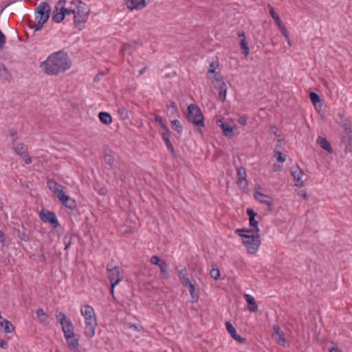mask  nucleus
I'll use <instances>...</instances> for the list:
<instances>
[{
  "label": "nucleus",
  "instance_id": "obj_12",
  "mask_svg": "<svg viewBox=\"0 0 352 352\" xmlns=\"http://www.w3.org/2000/svg\"><path fill=\"white\" fill-rule=\"evenodd\" d=\"M236 177H237V184L238 186L243 189L245 190L248 188V183L246 179V170L243 166H240L237 169L236 173Z\"/></svg>",
  "mask_w": 352,
  "mask_h": 352
},
{
  "label": "nucleus",
  "instance_id": "obj_50",
  "mask_svg": "<svg viewBox=\"0 0 352 352\" xmlns=\"http://www.w3.org/2000/svg\"><path fill=\"white\" fill-rule=\"evenodd\" d=\"M162 260H161L159 256H153L151 259H150V262L153 264V265H159L161 262H162Z\"/></svg>",
  "mask_w": 352,
  "mask_h": 352
},
{
  "label": "nucleus",
  "instance_id": "obj_27",
  "mask_svg": "<svg viewBox=\"0 0 352 352\" xmlns=\"http://www.w3.org/2000/svg\"><path fill=\"white\" fill-rule=\"evenodd\" d=\"M12 149L14 151V152L19 155H21L23 153V152L26 151L24 148L23 144H22L21 142H18L15 140H12Z\"/></svg>",
  "mask_w": 352,
  "mask_h": 352
},
{
  "label": "nucleus",
  "instance_id": "obj_53",
  "mask_svg": "<svg viewBox=\"0 0 352 352\" xmlns=\"http://www.w3.org/2000/svg\"><path fill=\"white\" fill-rule=\"evenodd\" d=\"M247 214L249 216V219L255 218L257 216V213L252 208L247 209Z\"/></svg>",
  "mask_w": 352,
  "mask_h": 352
},
{
  "label": "nucleus",
  "instance_id": "obj_3",
  "mask_svg": "<svg viewBox=\"0 0 352 352\" xmlns=\"http://www.w3.org/2000/svg\"><path fill=\"white\" fill-rule=\"evenodd\" d=\"M248 229H236L235 233L243 237L242 243L250 254H255L261 243L259 234L251 233Z\"/></svg>",
  "mask_w": 352,
  "mask_h": 352
},
{
  "label": "nucleus",
  "instance_id": "obj_46",
  "mask_svg": "<svg viewBox=\"0 0 352 352\" xmlns=\"http://www.w3.org/2000/svg\"><path fill=\"white\" fill-rule=\"evenodd\" d=\"M155 120L160 125L162 129L166 128L167 126L162 116L159 115L155 116Z\"/></svg>",
  "mask_w": 352,
  "mask_h": 352
},
{
  "label": "nucleus",
  "instance_id": "obj_15",
  "mask_svg": "<svg viewBox=\"0 0 352 352\" xmlns=\"http://www.w3.org/2000/svg\"><path fill=\"white\" fill-rule=\"evenodd\" d=\"M292 175L296 182V186L301 187L303 186L304 181L302 179V177L304 176V173L301 169L298 167L294 168L292 170Z\"/></svg>",
  "mask_w": 352,
  "mask_h": 352
},
{
  "label": "nucleus",
  "instance_id": "obj_31",
  "mask_svg": "<svg viewBox=\"0 0 352 352\" xmlns=\"http://www.w3.org/2000/svg\"><path fill=\"white\" fill-rule=\"evenodd\" d=\"M178 277L181 281V283L184 286L189 282H190V279L188 277L187 272L186 269L182 270L177 272Z\"/></svg>",
  "mask_w": 352,
  "mask_h": 352
},
{
  "label": "nucleus",
  "instance_id": "obj_45",
  "mask_svg": "<svg viewBox=\"0 0 352 352\" xmlns=\"http://www.w3.org/2000/svg\"><path fill=\"white\" fill-rule=\"evenodd\" d=\"M104 162L109 166H112L114 163L113 157L110 154H106L104 156Z\"/></svg>",
  "mask_w": 352,
  "mask_h": 352
},
{
  "label": "nucleus",
  "instance_id": "obj_54",
  "mask_svg": "<svg viewBox=\"0 0 352 352\" xmlns=\"http://www.w3.org/2000/svg\"><path fill=\"white\" fill-rule=\"evenodd\" d=\"M8 133H9L10 136L13 138V140H15L16 141H17L18 136H17V131H16V130H15L14 129H12L8 131Z\"/></svg>",
  "mask_w": 352,
  "mask_h": 352
},
{
  "label": "nucleus",
  "instance_id": "obj_18",
  "mask_svg": "<svg viewBox=\"0 0 352 352\" xmlns=\"http://www.w3.org/2000/svg\"><path fill=\"white\" fill-rule=\"evenodd\" d=\"M254 197L255 199H256L258 201L262 204H265L270 208L272 206V199L271 197L263 194L260 192H255L254 194ZM270 210H272L271 208H269Z\"/></svg>",
  "mask_w": 352,
  "mask_h": 352
},
{
  "label": "nucleus",
  "instance_id": "obj_48",
  "mask_svg": "<svg viewBox=\"0 0 352 352\" xmlns=\"http://www.w3.org/2000/svg\"><path fill=\"white\" fill-rule=\"evenodd\" d=\"M162 129H163V132L162 133V139L163 140L170 139L171 132L169 130V129L168 128V126H166V128H164Z\"/></svg>",
  "mask_w": 352,
  "mask_h": 352
},
{
  "label": "nucleus",
  "instance_id": "obj_42",
  "mask_svg": "<svg viewBox=\"0 0 352 352\" xmlns=\"http://www.w3.org/2000/svg\"><path fill=\"white\" fill-rule=\"evenodd\" d=\"M3 322H5L4 331L6 333H11L14 329L13 325L11 323V322H10L6 319H3Z\"/></svg>",
  "mask_w": 352,
  "mask_h": 352
},
{
  "label": "nucleus",
  "instance_id": "obj_38",
  "mask_svg": "<svg viewBox=\"0 0 352 352\" xmlns=\"http://www.w3.org/2000/svg\"><path fill=\"white\" fill-rule=\"evenodd\" d=\"M36 21V23L32 25H30V28L34 29V31H39L43 28V25L46 23V21H42L41 20L40 21V19H37Z\"/></svg>",
  "mask_w": 352,
  "mask_h": 352
},
{
  "label": "nucleus",
  "instance_id": "obj_58",
  "mask_svg": "<svg viewBox=\"0 0 352 352\" xmlns=\"http://www.w3.org/2000/svg\"><path fill=\"white\" fill-rule=\"evenodd\" d=\"M8 343L5 340L0 338V347L3 349H6L8 348Z\"/></svg>",
  "mask_w": 352,
  "mask_h": 352
},
{
  "label": "nucleus",
  "instance_id": "obj_59",
  "mask_svg": "<svg viewBox=\"0 0 352 352\" xmlns=\"http://www.w3.org/2000/svg\"><path fill=\"white\" fill-rule=\"evenodd\" d=\"M298 195L302 197L305 199H307L308 195L305 190H300L298 192Z\"/></svg>",
  "mask_w": 352,
  "mask_h": 352
},
{
  "label": "nucleus",
  "instance_id": "obj_30",
  "mask_svg": "<svg viewBox=\"0 0 352 352\" xmlns=\"http://www.w3.org/2000/svg\"><path fill=\"white\" fill-rule=\"evenodd\" d=\"M10 77L11 76L8 69L3 64L0 63V78L4 80L9 81Z\"/></svg>",
  "mask_w": 352,
  "mask_h": 352
},
{
  "label": "nucleus",
  "instance_id": "obj_39",
  "mask_svg": "<svg viewBox=\"0 0 352 352\" xmlns=\"http://www.w3.org/2000/svg\"><path fill=\"white\" fill-rule=\"evenodd\" d=\"M241 47L243 50V54L246 56L249 54V47L246 39H241L240 41Z\"/></svg>",
  "mask_w": 352,
  "mask_h": 352
},
{
  "label": "nucleus",
  "instance_id": "obj_62",
  "mask_svg": "<svg viewBox=\"0 0 352 352\" xmlns=\"http://www.w3.org/2000/svg\"><path fill=\"white\" fill-rule=\"evenodd\" d=\"M107 192V190L106 188H101L99 190V193L101 195H105Z\"/></svg>",
  "mask_w": 352,
  "mask_h": 352
},
{
  "label": "nucleus",
  "instance_id": "obj_37",
  "mask_svg": "<svg viewBox=\"0 0 352 352\" xmlns=\"http://www.w3.org/2000/svg\"><path fill=\"white\" fill-rule=\"evenodd\" d=\"M118 115L122 120H126L129 118V111L124 107H121L118 110Z\"/></svg>",
  "mask_w": 352,
  "mask_h": 352
},
{
  "label": "nucleus",
  "instance_id": "obj_52",
  "mask_svg": "<svg viewBox=\"0 0 352 352\" xmlns=\"http://www.w3.org/2000/svg\"><path fill=\"white\" fill-rule=\"evenodd\" d=\"M6 41V37L4 35V34L1 32V30H0V48H2L4 46Z\"/></svg>",
  "mask_w": 352,
  "mask_h": 352
},
{
  "label": "nucleus",
  "instance_id": "obj_2",
  "mask_svg": "<svg viewBox=\"0 0 352 352\" xmlns=\"http://www.w3.org/2000/svg\"><path fill=\"white\" fill-rule=\"evenodd\" d=\"M55 317L61 326L68 349L72 352H81L79 336L75 333L74 324L71 320L62 311H57Z\"/></svg>",
  "mask_w": 352,
  "mask_h": 352
},
{
  "label": "nucleus",
  "instance_id": "obj_5",
  "mask_svg": "<svg viewBox=\"0 0 352 352\" xmlns=\"http://www.w3.org/2000/svg\"><path fill=\"white\" fill-rule=\"evenodd\" d=\"M72 5L75 6V12L74 14V21L77 26L87 21L89 13V9L87 6L80 0H72Z\"/></svg>",
  "mask_w": 352,
  "mask_h": 352
},
{
  "label": "nucleus",
  "instance_id": "obj_8",
  "mask_svg": "<svg viewBox=\"0 0 352 352\" xmlns=\"http://www.w3.org/2000/svg\"><path fill=\"white\" fill-rule=\"evenodd\" d=\"M36 20L40 19L42 21H47L51 14V8L46 2L41 3L35 9Z\"/></svg>",
  "mask_w": 352,
  "mask_h": 352
},
{
  "label": "nucleus",
  "instance_id": "obj_11",
  "mask_svg": "<svg viewBox=\"0 0 352 352\" xmlns=\"http://www.w3.org/2000/svg\"><path fill=\"white\" fill-rule=\"evenodd\" d=\"M270 16H272V18L275 21L276 23L278 26L282 34L287 40L288 44L289 45H291V43L289 41V36L287 30L285 26L284 25V24L283 23V22L281 21L279 16L276 13V12L274 11V10L272 7H270Z\"/></svg>",
  "mask_w": 352,
  "mask_h": 352
},
{
  "label": "nucleus",
  "instance_id": "obj_35",
  "mask_svg": "<svg viewBox=\"0 0 352 352\" xmlns=\"http://www.w3.org/2000/svg\"><path fill=\"white\" fill-rule=\"evenodd\" d=\"M171 126L174 130L178 133H182L183 131V126L178 120H173L170 122Z\"/></svg>",
  "mask_w": 352,
  "mask_h": 352
},
{
  "label": "nucleus",
  "instance_id": "obj_26",
  "mask_svg": "<svg viewBox=\"0 0 352 352\" xmlns=\"http://www.w3.org/2000/svg\"><path fill=\"white\" fill-rule=\"evenodd\" d=\"M318 142L324 150L327 151L329 153H332L333 149L331 146L325 138L319 137Z\"/></svg>",
  "mask_w": 352,
  "mask_h": 352
},
{
  "label": "nucleus",
  "instance_id": "obj_16",
  "mask_svg": "<svg viewBox=\"0 0 352 352\" xmlns=\"http://www.w3.org/2000/svg\"><path fill=\"white\" fill-rule=\"evenodd\" d=\"M217 124L221 128L223 134L225 136L230 138L233 135V130L234 128V126L226 122H224L221 119H219L217 121Z\"/></svg>",
  "mask_w": 352,
  "mask_h": 352
},
{
  "label": "nucleus",
  "instance_id": "obj_1",
  "mask_svg": "<svg viewBox=\"0 0 352 352\" xmlns=\"http://www.w3.org/2000/svg\"><path fill=\"white\" fill-rule=\"evenodd\" d=\"M72 60L63 50L54 52L45 61L41 63V68L47 75H56L69 69Z\"/></svg>",
  "mask_w": 352,
  "mask_h": 352
},
{
  "label": "nucleus",
  "instance_id": "obj_14",
  "mask_svg": "<svg viewBox=\"0 0 352 352\" xmlns=\"http://www.w3.org/2000/svg\"><path fill=\"white\" fill-rule=\"evenodd\" d=\"M226 327L228 332L230 334L231 337L238 342L241 344H244L246 342L245 338H242L239 335L236 333V329L234 326L230 322H226Z\"/></svg>",
  "mask_w": 352,
  "mask_h": 352
},
{
  "label": "nucleus",
  "instance_id": "obj_51",
  "mask_svg": "<svg viewBox=\"0 0 352 352\" xmlns=\"http://www.w3.org/2000/svg\"><path fill=\"white\" fill-rule=\"evenodd\" d=\"M19 237L21 240L24 241H28L30 240L29 235L26 234L25 232H19Z\"/></svg>",
  "mask_w": 352,
  "mask_h": 352
},
{
  "label": "nucleus",
  "instance_id": "obj_29",
  "mask_svg": "<svg viewBox=\"0 0 352 352\" xmlns=\"http://www.w3.org/2000/svg\"><path fill=\"white\" fill-rule=\"evenodd\" d=\"M98 118L100 122L104 124H109L112 122V118L109 113L100 112L98 114Z\"/></svg>",
  "mask_w": 352,
  "mask_h": 352
},
{
  "label": "nucleus",
  "instance_id": "obj_33",
  "mask_svg": "<svg viewBox=\"0 0 352 352\" xmlns=\"http://www.w3.org/2000/svg\"><path fill=\"white\" fill-rule=\"evenodd\" d=\"M250 221V226L252 228L250 230H251V233L258 234L259 228H258V221L255 219V218H252L249 219Z\"/></svg>",
  "mask_w": 352,
  "mask_h": 352
},
{
  "label": "nucleus",
  "instance_id": "obj_24",
  "mask_svg": "<svg viewBox=\"0 0 352 352\" xmlns=\"http://www.w3.org/2000/svg\"><path fill=\"white\" fill-rule=\"evenodd\" d=\"M217 81H221L219 85V98L221 102H224L226 99L227 86L224 82H223L222 77L217 78Z\"/></svg>",
  "mask_w": 352,
  "mask_h": 352
},
{
  "label": "nucleus",
  "instance_id": "obj_61",
  "mask_svg": "<svg viewBox=\"0 0 352 352\" xmlns=\"http://www.w3.org/2000/svg\"><path fill=\"white\" fill-rule=\"evenodd\" d=\"M238 37L240 38V41H241V39H246L244 32H239L238 33Z\"/></svg>",
  "mask_w": 352,
  "mask_h": 352
},
{
  "label": "nucleus",
  "instance_id": "obj_32",
  "mask_svg": "<svg viewBox=\"0 0 352 352\" xmlns=\"http://www.w3.org/2000/svg\"><path fill=\"white\" fill-rule=\"evenodd\" d=\"M158 267H160V272L162 274L164 278L168 279L170 276L168 272V265L166 262L164 260L162 261Z\"/></svg>",
  "mask_w": 352,
  "mask_h": 352
},
{
  "label": "nucleus",
  "instance_id": "obj_49",
  "mask_svg": "<svg viewBox=\"0 0 352 352\" xmlns=\"http://www.w3.org/2000/svg\"><path fill=\"white\" fill-rule=\"evenodd\" d=\"M25 161V164H30L32 163V158L28 155V152H23L21 155H19Z\"/></svg>",
  "mask_w": 352,
  "mask_h": 352
},
{
  "label": "nucleus",
  "instance_id": "obj_25",
  "mask_svg": "<svg viewBox=\"0 0 352 352\" xmlns=\"http://www.w3.org/2000/svg\"><path fill=\"white\" fill-rule=\"evenodd\" d=\"M58 6H56L54 8V13L52 17V20L55 23H60L65 19L64 12H63L60 10L58 12Z\"/></svg>",
  "mask_w": 352,
  "mask_h": 352
},
{
  "label": "nucleus",
  "instance_id": "obj_17",
  "mask_svg": "<svg viewBox=\"0 0 352 352\" xmlns=\"http://www.w3.org/2000/svg\"><path fill=\"white\" fill-rule=\"evenodd\" d=\"M125 2L131 10L142 9L146 5V0H125Z\"/></svg>",
  "mask_w": 352,
  "mask_h": 352
},
{
  "label": "nucleus",
  "instance_id": "obj_63",
  "mask_svg": "<svg viewBox=\"0 0 352 352\" xmlns=\"http://www.w3.org/2000/svg\"><path fill=\"white\" fill-rule=\"evenodd\" d=\"M5 239H6L5 234L2 231L0 230V242L4 243Z\"/></svg>",
  "mask_w": 352,
  "mask_h": 352
},
{
  "label": "nucleus",
  "instance_id": "obj_21",
  "mask_svg": "<svg viewBox=\"0 0 352 352\" xmlns=\"http://www.w3.org/2000/svg\"><path fill=\"white\" fill-rule=\"evenodd\" d=\"M243 297L248 303V310L251 312H257L258 306L254 298L250 294H244Z\"/></svg>",
  "mask_w": 352,
  "mask_h": 352
},
{
  "label": "nucleus",
  "instance_id": "obj_34",
  "mask_svg": "<svg viewBox=\"0 0 352 352\" xmlns=\"http://www.w3.org/2000/svg\"><path fill=\"white\" fill-rule=\"evenodd\" d=\"M36 314L41 323L47 322V316L43 309H37Z\"/></svg>",
  "mask_w": 352,
  "mask_h": 352
},
{
  "label": "nucleus",
  "instance_id": "obj_64",
  "mask_svg": "<svg viewBox=\"0 0 352 352\" xmlns=\"http://www.w3.org/2000/svg\"><path fill=\"white\" fill-rule=\"evenodd\" d=\"M330 352H342V351L338 347H333L330 349Z\"/></svg>",
  "mask_w": 352,
  "mask_h": 352
},
{
  "label": "nucleus",
  "instance_id": "obj_60",
  "mask_svg": "<svg viewBox=\"0 0 352 352\" xmlns=\"http://www.w3.org/2000/svg\"><path fill=\"white\" fill-rule=\"evenodd\" d=\"M104 75V72H100L98 73L94 78V81H99L100 78Z\"/></svg>",
  "mask_w": 352,
  "mask_h": 352
},
{
  "label": "nucleus",
  "instance_id": "obj_9",
  "mask_svg": "<svg viewBox=\"0 0 352 352\" xmlns=\"http://www.w3.org/2000/svg\"><path fill=\"white\" fill-rule=\"evenodd\" d=\"M39 215L43 222L50 223L54 228H57L60 226L54 212L43 209L41 210Z\"/></svg>",
  "mask_w": 352,
  "mask_h": 352
},
{
  "label": "nucleus",
  "instance_id": "obj_13",
  "mask_svg": "<svg viewBox=\"0 0 352 352\" xmlns=\"http://www.w3.org/2000/svg\"><path fill=\"white\" fill-rule=\"evenodd\" d=\"M273 330L274 331V333L277 336L276 338V342L283 346H288L289 345L287 344V340L284 336V333L280 329V327L278 324H274L273 326Z\"/></svg>",
  "mask_w": 352,
  "mask_h": 352
},
{
  "label": "nucleus",
  "instance_id": "obj_56",
  "mask_svg": "<svg viewBox=\"0 0 352 352\" xmlns=\"http://www.w3.org/2000/svg\"><path fill=\"white\" fill-rule=\"evenodd\" d=\"M270 133H273L274 135L278 137L280 134L278 133V129L276 126H271L270 129Z\"/></svg>",
  "mask_w": 352,
  "mask_h": 352
},
{
  "label": "nucleus",
  "instance_id": "obj_55",
  "mask_svg": "<svg viewBox=\"0 0 352 352\" xmlns=\"http://www.w3.org/2000/svg\"><path fill=\"white\" fill-rule=\"evenodd\" d=\"M218 67V63L215 62H212L210 65V68L208 69V73H214L215 72L216 68Z\"/></svg>",
  "mask_w": 352,
  "mask_h": 352
},
{
  "label": "nucleus",
  "instance_id": "obj_41",
  "mask_svg": "<svg viewBox=\"0 0 352 352\" xmlns=\"http://www.w3.org/2000/svg\"><path fill=\"white\" fill-rule=\"evenodd\" d=\"M275 156L276 157V160L279 162H284L285 161V155H284L282 152L277 150V148L274 149Z\"/></svg>",
  "mask_w": 352,
  "mask_h": 352
},
{
  "label": "nucleus",
  "instance_id": "obj_36",
  "mask_svg": "<svg viewBox=\"0 0 352 352\" xmlns=\"http://www.w3.org/2000/svg\"><path fill=\"white\" fill-rule=\"evenodd\" d=\"M309 98L314 106H316L317 103L321 102L319 95L315 92L309 93Z\"/></svg>",
  "mask_w": 352,
  "mask_h": 352
},
{
  "label": "nucleus",
  "instance_id": "obj_40",
  "mask_svg": "<svg viewBox=\"0 0 352 352\" xmlns=\"http://www.w3.org/2000/svg\"><path fill=\"white\" fill-rule=\"evenodd\" d=\"M166 107L171 110L173 114L177 113V107L175 102L169 100L166 104Z\"/></svg>",
  "mask_w": 352,
  "mask_h": 352
},
{
  "label": "nucleus",
  "instance_id": "obj_23",
  "mask_svg": "<svg viewBox=\"0 0 352 352\" xmlns=\"http://www.w3.org/2000/svg\"><path fill=\"white\" fill-rule=\"evenodd\" d=\"M47 187L57 195L58 199L61 197V194L63 195L65 193L64 191L60 189V184L53 180H49L47 182Z\"/></svg>",
  "mask_w": 352,
  "mask_h": 352
},
{
  "label": "nucleus",
  "instance_id": "obj_10",
  "mask_svg": "<svg viewBox=\"0 0 352 352\" xmlns=\"http://www.w3.org/2000/svg\"><path fill=\"white\" fill-rule=\"evenodd\" d=\"M107 276L111 283V293H113L114 287L122 279V276L120 274L119 268L113 267L107 269Z\"/></svg>",
  "mask_w": 352,
  "mask_h": 352
},
{
  "label": "nucleus",
  "instance_id": "obj_44",
  "mask_svg": "<svg viewBox=\"0 0 352 352\" xmlns=\"http://www.w3.org/2000/svg\"><path fill=\"white\" fill-rule=\"evenodd\" d=\"M210 276L214 280H218L220 278V272L217 268H213L210 272Z\"/></svg>",
  "mask_w": 352,
  "mask_h": 352
},
{
  "label": "nucleus",
  "instance_id": "obj_19",
  "mask_svg": "<svg viewBox=\"0 0 352 352\" xmlns=\"http://www.w3.org/2000/svg\"><path fill=\"white\" fill-rule=\"evenodd\" d=\"M138 43L136 42L124 43L121 48V53L123 56H132L136 50Z\"/></svg>",
  "mask_w": 352,
  "mask_h": 352
},
{
  "label": "nucleus",
  "instance_id": "obj_22",
  "mask_svg": "<svg viewBox=\"0 0 352 352\" xmlns=\"http://www.w3.org/2000/svg\"><path fill=\"white\" fill-rule=\"evenodd\" d=\"M184 287L188 289L190 296H191V298L192 299V302H197L199 300V289L197 288H196L195 284L192 283V282L190 281L188 283H187L186 285H185Z\"/></svg>",
  "mask_w": 352,
  "mask_h": 352
},
{
  "label": "nucleus",
  "instance_id": "obj_28",
  "mask_svg": "<svg viewBox=\"0 0 352 352\" xmlns=\"http://www.w3.org/2000/svg\"><path fill=\"white\" fill-rule=\"evenodd\" d=\"M75 234L72 233H67L63 237V243L65 245V250H68L71 245L73 243V238Z\"/></svg>",
  "mask_w": 352,
  "mask_h": 352
},
{
  "label": "nucleus",
  "instance_id": "obj_4",
  "mask_svg": "<svg viewBox=\"0 0 352 352\" xmlns=\"http://www.w3.org/2000/svg\"><path fill=\"white\" fill-rule=\"evenodd\" d=\"M80 312L85 320V335L92 338L98 324L94 309L91 306L86 305L81 307Z\"/></svg>",
  "mask_w": 352,
  "mask_h": 352
},
{
  "label": "nucleus",
  "instance_id": "obj_7",
  "mask_svg": "<svg viewBox=\"0 0 352 352\" xmlns=\"http://www.w3.org/2000/svg\"><path fill=\"white\" fill-rule=\"evenodd\" d=\"M342 125L344 131L341 134V142L345 145L346 150L352 153V122L344 120Z\"/></svg>",
  "mask_w": 352,
  "mask_h": 352
},
{
  "label": "nucleus",
  "instance_id": "obj_47",
  "mask_svg": "<svg viewBox=\"0 0 352 352\" xmlns=\"http://www.w3.org/2000/svg\"><path fill=\"white\" fill-rule=\"evenodd\" d=\"M60 10L64 12V16L66 14H74L75 8H65L63 6L60 8Z\"/></svg>",
  "mask_w": 352,
  "mask_h": 352
},
{
  "label": "nucleus",
  "instance_id": "obj_6",
  "mask_svg": "<svg viewBox=\"0 0 352 352\" xmlns=\"http://www.w3.org/2000/svg\"><path fill=\"white\" fill-rule=\"evenodd\" d=\"M187 118L190 122L195 125L204 127V118L200 108L194 104H190L187 109Z\"/></svg>",
  "mask_w": 352,
  "mask_h": 352
},
{
  "label": "nucleus",
  "instance_id": "obj_43",
  "mask_svg": "<svg viewBox=\"0 0 352 352\" xmlns=\"http://www.w3.org/2000/svg\"><path fill=\"white\" fill-rule=\"evenodd\" d=\"M166 144V146L167 147V149L171 153V154L173 155V156H175L176 155V153H175V149L173 148V146L170 140V139H167V140H163Z\"/></svg>",
  "mask_w": 352,
  "mask_h": 352
},
{
  "label": "nucleus",
  "instance_id": "obj_57",
  "mask_svg": "<svg viewBox=\"0 0 352 352\" xmlns=\"http://www.w3.org/2000/svg\"><path fill=\"white\" fill-rule=\"evenodd\" d=\"M238 122L241 124V125H245L246 124V122H247V118L245 116H241L239 119H238Z\"/></svg>",
  "mask_w": 352,
  "mask_h": 352
},
{
  "label": "nucleus",
  "instance_id": "obj_20",
  "mask_svg": "<svg viewBox=\"0 0 352 352\" xmlns=\"http://www.w3.org/2000/svg\"><path fill=\"white\" fill-rule=\"evenodd\" d=\"M59 199L66 208L72 210L76 209L77 208V204L76 201L74 199L69 197L68 195H65V193L63 195L61 194V197H60Z\"/></svg>",
  "mask_w": 352,
  "mask_h": 352
}]
</instances>
